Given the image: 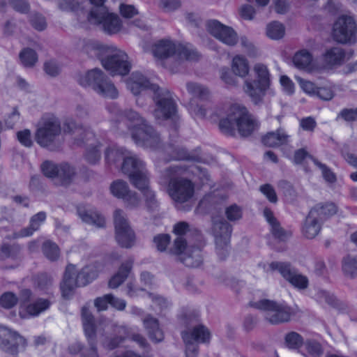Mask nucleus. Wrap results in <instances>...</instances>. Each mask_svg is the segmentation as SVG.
Returning a JSON list of instances; mask_svg holds the SVG:
<instances>
[{
    "mask_svg": "<svg viewBox=\"0 0 357 357\" xmlns=\"http://www.w3.org/2000/svg\"><path fill=\"white\" fill-rule=\"evenodd\" d=\"M127 87L135 96H139L136 103L139 107L144 106V96L149 90L154 93L153 100L155 108L153 116L156 119L164 120L173 119L176 113V105L171 93L165 89H161L155 84H151L140 73H133L126 82Z\"/></svg>",
    "mask_w": 357,
    "mask_h": 357,
    "instance_id": "nucleus-1",
    "label": "nucleus"
},
{
    "mask_svg": "<svg viewBox=\"0 0 357 357\" xmlns=\"http://www.w3.org/2000/svg\"><path fill=\"white\" fill-rule=\"evenodd\" d=\"M107 110L116 116H121L123 114L128 121L126 123L132 138L138 146L154 151L162 147L158 133L139 113L132 109L123 113L115 103L108 105Z\"/></svg>",
    "mask_w": 357,
    "mask_h": 357,
    "instance_id": "nucleus-2",
    "label": "nucleus"
},
{
    "mask_svg": "<svg viewBox=\"0 0 357 357\" xmlns=\"http://www.w3.org/2000/svg\"><path fill=\"white\" fill-rule=\"evenodd\" d=\"M219 127L227 135H234L237 129L241 135L248 136L257 128L258 122L245 106L236 103L230 107L227 116L220 121Z\"/></svg>",
    "mask_w": 357,
    "mask_h": 357,
    "instance_id": "nucleus-3",
    "label": "nucleus"
},
{
    "mask_svg": "<svg viewBox=\"0 0 357 357\" xmlns=\"http://www.w3.org/2000/svg\"><path fill=\"white\" fill-rule=\"evenodd\" d=\"M66 133L70 135V139L77 146H86V160L91 164H96L100 159V146L101 144L96 140L93 132L86 128L78 126L73 120H67L63 125Z\"/></svg>",
    "mask_w": 357,
    "mask_h": 357,
    "instance_id": "nucleus-4",
    "label": "nucleus"
},
{
    "mask_svg": "<svg viewBox=\"0 0 357 357\" xmlns=\"http://www.w3.org/2000/svg\"><path fill=\"white\" fill-rule=\"evenodd\" d=\"M152 52L155 57L160 60L174 58L178 61H195L199 56L192 45L182 44L169 38L157 41L153 46Z\"/></svg>",
    "mask_w": 357,
    "mask_h": 357,
    "instance_id": "nucleus-5",
    "label": "nucleus"
},
{
    "mask_svg": "<svg viewBox=\"0 0 357 357\" xmlns=\"http://www.w3.org/2000/svg\"><path fill=\"white\" fill-rule=\"evenodd\" d=\"M185 169L179 166L167 168L164 176L168 179V194L172 199L182 204L190 200L195 192V186L189 179L180 177Z\"/></svg>",
    "mask_w": 357,
    "mask_h": 357,
    "instance_id": "nucleus-6",
    "label": "nucleus"
},
{
    "mask_svg": "<svg viewBox=\"0 0 357 357\" xmlns=\"http://www.w3.org/2000/svg\"><path fill=\"white\" fill-rule=\"evenodd\" d=\"M190 230L189 225L180 222L174 227V232L178 236L171 252L179 257V260L188 267H198L202 263L201 250L199 248L186 247V240L183 237Z\"/></svg>",
    "mask_w": 357,
    "mask_h": 357,
    "instance_id": "nucleus-7",
    "label": "nucleus"
},
{
    "mask_svg": "<svg viewBox=\"0 0 357 357\" xmlns=\"http://www.w3.org/2000/svg\"><path fill=\"white\" fill-rule=\"evenodd\" d=\"M77 79L80 85L91 87L96 93L102 97L114 99L119 96L114 84L100 69L93 68L88 70L84 74L79 75Z\"/></svg>",
    "mask_w": 357,
    "mask_h": 357,
    "instance_id": "nucleus-8",
    "label": "nucleus"
},
{
    "mask_svg": "<svg viewBox=\"0 0 357 357\" xmlns=\"http://www.w3.org/2000/svg\"><path fill=\"white\" fill-rule=\"evenodd\" d=\"M115 153L123 158V173L128 175L134 187L141 188L150 177L144 162L130 151H116Z\"/></svg>",
    "mask_w": 357,
    "mask_h": 357,
    "instance_id": "nucleus-9",
    "label": "nucleus"
},
{
    "mask_svg": "<svg viewBox=\"0 0 357 357\" xmlns=\"http://www.w3.org/2000/svg\"><path fill=\"white\" fill-rule=\"evenodd\" d=\"M61 132V123L54 115L44 116L36 130V141L43 147L51 151L57 150L61 142L59 137Z\"/></svg>",
    "mask_w": 357,
    "mask_h": 357,
    "instance_id": "nucleus-10",
    "label": "nucleus"
},
{
    "mask_svg": "<svg viewBox=\"0 0 357 357\" xmlns=\"http://www.w3.org/2000/svg\"><path fill=\"white\" fill-rule=\"evenodd\" d=\"M96 277L97 272L92 266H85L77 273L74 265H68L61 284L62 296L70 298L75 287L85 286Z\"/></svg>",
    "mask_w": 357,
    "mask_h": 357,
    "instance_id": "nucleus-11",
    "label": "nucleus"
},
{
    "mask_svg": "<svg viewBox=\"0 0 357 357\" xmlns=\"http://www.w3.org/2000/svg\"><path fill=\"white\" fill-rule=\"evenodd\" d=\"M256 75L255 80L247 79L245 82L244 90L255 104L259 103L269 87L270 73L268 68L263 63H256L254 66Z\"/></svg>",
    "mask_w": 357,
    "mask_h": 357,
    "instance_id": "nucleus-12",
    "label": "nucleus"
},
{
    "mask_svg": "<svg viewBox=\"0 0 357 357\" xmlns=\"http://www.w3.org/2000/svg\"><path fill=\"white\" fill-rule=\"evenodd\" d=\"M250 305L264 311L266 319L273 324L289 321L292 314L291 309L287 305L268 299L251 302Z\"/></svg>",
    "mask_w": 357,
    "mask_h": 357,
    "instance_id": "nucleus-13",
    "label": "nucleus"
},
{
    "mask_svg": "<svg viewBox=\"0 0 357 357\" xmlns=\"http://www.w3.org/2000/svg\"><path fill=\"white\" fill-rule=\"evenodd\" d=\"M263 269L266 273L278 271L284 279L297 289L303 290L308 287V278L299 273L297 269L292 267L290 263L273 261L268 265L264 264Z\"/></svg>",
    "mask_w": 357,
    "mask_h": 357,
    "instance_id": "nucleus-14",
    "label": "nucleus"
},
{
    "mask_svg": "<svg viewBox=\"0 0 357 357\" xmlns=\"http://www.w3.org/2000/svg\"><path fill=\"white\" fill-rule=\"evenodd\" d=\"M101 63L112 75H125L131 69V63L128 54L113 46H109L108 52L102 59Z\"/></svg>",
    "mask_w": 357,
    "mask_h": 357,
    "instance_id": "nucleus-15",
    "label": "nucleus"
},
{
    "mask_svg": "<svg viewBox=\"0 0 357 357\" xmlns=\"http://www.w3.org/2000/svg\"><path fill=\"white\" fill-rule=\"evenodd\" d=\"M87 20L90 24L99 25L107 34L112 35L119 33L123 26L119 16L109 12L107 8H100L88 13Z\"/></svg>",
    "mask_w": 357,
    "mask_h": 357,
    "instance_id": "nucleus-16",
    "label": "nucleus"
},
{
    "mask_svg": "<svg viewBox=\"0 0 357 357\" xmlns=\"http://www.w3.org/2000/svg\"><path fill=\"white\" fill-rule=\"evenodd\" d=\"M331 35L339 43H354L357 40V26L354 18L347 15L338 17L333 24Z\"/></svg>",
    "mask_w": 357,
    "mask_h": 357,
    "instance_id": "nucleus-17",
    "label": "nucleus"
},
{
    "mask_svg": "<svg viewBox=\"0 0 357 357\" xmlns=\"http://www.w3.org/2000/svg\"><path fill=\"white\" fill-rule=\"evenodd\" d=\"M181 335L185 344L187 357H197L198 344L208 343L211 337L208 329L203 325H198L190 331H183Z\"/></svg>",
    "mask_w": 357,
    "mask_h": 357,
    "instance_id": "nucleus-18",
    "label": "nucleus"
},
{
    "mask_svg": "<svg viewBox=\"0 0 357 357\" xmlns=\"http://www.w3.org/2000/svg\"><path fill=\"white\" fill-rule=\"evenodd\" d=\"M116 239L123 248H130L134 245L135 236L130 227L127 218L121 209H116L114 213Z\"/></svg>",
    "mask_w": 357,
    "mask_h": 357,
    "instance_id": "nucleus-19",
    "label": "nucleus"
},
{
    "mask_svg": "<svg viewBox=\"0 0 357 357\" xmlns=\"http://www.w3.org/2000/svg\"><path fill=\"white\" fill-rule=\"evenodd\" d=\"M231 226L225 220H213V231L215 237L216 252L220 259L228 255Z\"/></svg>",
    "mask_w": 357,
    "mask_h": 357,
    "instance_id": "nucleus-20",
    "label": "nucleus"
},
{
    "mask_svg": "<svg viewBox=\"0 0 357 357\" xmlns=\"http://www.w3.org/2000/svg\"><path fill=\"white\" fill-rule=\"evenodd\" d=\"M82 319L84 334L90 345V348L83 352L82 357H99L96 350L94 319L86 307L82 308Z\"/></svg>",
    "mask_w": 357,
    "mask_h": 357,
    "instance_id": "nucleus-21",
    "label": "nucleus"
},
{
    "mask_svg": "<svg viewBox=\"0 0 357 357\" xmlns=\"http://www.w3.org/2000/svg\"><path fill=\"white\" fill-rule=\"evenodd\" d=\"M43 174L49 178H57L62 185L68 184L75 174V169L68 163L59 165L51 161H45L41 165Z\"/></svg>",
    "mask_w": 357,
    "mask_h": 357,
    "instance_id": "nucleus-22",
    "label": "nucleus"
},
{
    "mask_svg": "<svg viewBox=\"0 0 357 357\" xmlns=\"http://www.w3.org/2000/svg\"><path fill=\"white\" fill-rule=\"evenodd\" d=\"M208 31L222 43L234 46L237 43V33L233 29L221 24L215 20H209L206 24Z\"/></svg>",
    "mask_w": 357,
    "mask_h": 357,
    "instance_id": "nucleus-23",
    "label": "nucleus"
},
{
    "mask_svg": "<svg viewBox=\"0 0 357 357\" xmlns=\"http://www.w3.org/2000/svg\"><path fill=\"white\" fill-rule=\"evenodd\" d=\"M0 340L3 349L11 354H16L18 347L24 346L26 342L17 332L1 325Z\"/></svg>",
    "mask_w": 357,
    "mask_h": 357,
    "instance_id": "nucleus-24",
    "label": "nucleus"
},
{
    "mask_svg": "<svg viewBox=\"0 0 357 357\" xmlns=\"http://www.w3.org/2000/svg\"><path fill=\"white\" fill-rule=\"evenodd\" d=\"M126 294L130 297H137L146 295L153 302L152 308L157 311L158 308L160 311L168 306V302L162 297L149 292H145L142 288H137L132 282H128L126 285Z\"/></svg>",
    "mask_w": 357,
    "mask_h": 357,
    "instance_id": "nucleus-25",
    "label": "nucleus"
},
{
    "mask_svg": "<svg viewBox=\"0 0 357 357\" xmlns=\"http://www.w3.org/2000/svg\"><path fill=\"white\" fill-rule=\"evenodd\" d=\"M321 224L317 211L310 210L302 227L303 235L309 239L315 238L321 231Z\"/></svg>",
    "mask_w": 357,
    "mask_h": 357,
    "instance_id": "nucleus-26",
    "label": "nucleus"
},
{
    "mask_svg": "<svg viewBox=\"0 0 357 357\" xmlns=\"http://www.w3.org/2000/svg\"><path fill=\"white\" fill-rule=\"evenodd\" d=\"M109 46L105 45L93 39H84L82 41V48L84 53L91 58H97L102 62Z\"/></svg>",
    "mask_w": 357,
    "mask_h": 357,
    "instance_id": "nucleus-27",
    "label": "nucleus"
},
{
    "mask_svg": "<svg viewBox=\"0 0 357 357\" xmlns=\"http://www.w3.org/2000/svg\"><path fill=\"white\" fill-rule=\"evenodd\" d=\"M50 306L47 299L38 298L26 306H20V314L22 318L38 316Z\"/></svg>",
    "mask_w": 357,
    "mask_h": 357,
    "instance_id": "nucleus-28",
    "label": "nucleus"
},
{
    "mask_svg": "<svg viewBox=\"0 0 357 357\" xmlns=\"http://www.w3.org/2000/svg\"><path fill=\"white\" fill-rule=\"evenodd\" d=\"M87 0H60L59 7L63 10L78 11L82 9V5ZM92 8L88 13H91L93 11L100 8H107L105 6V0H89Z\"/></svg>",
    "mask_w": 357,
    "mask_h": 357,
    "instance_id": "nucleus-29",
    "label": "nucleus"
},
{
    "mask_svg": "<svg viewBox=\"0 0 357 357\" xmlns=\"http://www.w3.org/2000/svg\"><path fill=\"white\" fill-rule=\"evenodd\" d=\"M164 151L169 155L168 158L169 160H185L198 161L200 160L199 156L195 155L188 153V151H186L184 148L172 142L165 147Z\"/></svg>",
    "mask_w": 357,
    "mask_h": 357,
    "instance_id": "nucleus-30",
    "label": "nucleus"
},
{
    "mask_svg": "<svg viewBox=\"0 0 357 357\" xmlns=\"http://www.w3.org/2000/svg\"><path fill=\"white\" fill-rule=\"evenodd\" d=\"M133 263L134 259L130 257L121 264L117 273L109 281L110 288L116 289L126 280L132 268Z\"/></svg>",
    "mask_w": 357,
    "mask_h": 357,
    "instance_id": "nucleus-31",
    "label": "nucleus"
},
{
    "mask_svg": "<svg viewBox=\"0 0 357 357\" xmlns=\"http://www.w3.org/2000/svg\"><path fill=\"white\" fill-rule=\"evenodd\" d=\"M264 215L269 223L271 232L275 238L280 241H285L291 236V232L284 230L280 227L273 212L269 208H266L264 210Z\"/></svg>",
    "mask_w": 357,
    "mask_h": 357,
    "instance_id": "nucleus-32",
    "label": "nucleus"
},
{
    "mask_svg": "<svg viewBox=\"0 0 357 357\" xmlns=\"http://www.w3.org/2000/svg\"><path fill=\"white\" fill-rule=\"evenodd\" d=\"M143 323L152 341L159 342L163 340L164 334L160 328L158 321L156 319L149 315L143 319Z\"/></svg>",
    "mask_w": 357,
    "mask_h": 357,
    "instance_id": "nucleus-33",
    "label": "nucleus"
},
{
    "mask_svg": "<svg viewBox=\"0 0 357 357\" xmlns=\"http://www.w3.org/2000/svg\"><path fill=\"white\" fill-rule=\"evenodd\" d=\"M290 136L283 129L266 134L262 139L263 143L268 146L274 147L284 144L289 142Z\"/></svg>",
    "mask_w": 357,
    "mask_h": 357,
    "instance_id": "nucleus-34",
    "label": "nucleus"
},
{
    "mask_svg": "<svg viewBox=\"0 0 357 357\" xmlns=\"http://www.w3.org/2000/svg\"><path fill=\"white\" fill-rule=\"evenodd\" d=\"M346 53L340 47L328 49L323 56L324 62L330 66L341 65L345 59Z\"/></svg>",
    "mask_w": 357,
    "mask_h": 357,
    "instance_id": "nucleus-35",
    "label": "nucleus"
},
{
    "mask_svg": "<svg viewBox=\"0 0 357 357\" xmlns=\"http://www.w3.org/2000/svg\"><path fill=\"white\" fill-rule=\"evenodd\" d=\"M143 195L145 199V204L147 210L150 212H155L158 210L159 203L155 197V193L149 187V178L144 185L140 188H136Z\"/></svg>",
    "mask_w": 357,
    "mask_h": 357,
    "instance_id": "nucleus-36",
    "label": "nucleus"
},
{
    "mask_svg": "<svg viewBox=\"0 0 357 357\" xmlns=\"http://www.w3.org/2000/svg\"><path fill=\"white\" fill-rule=\"evenodd\" d=\"M293 63L298 68L310 70L312 69V55L307 50H299L294 54Z\"/></svg>",
    "mask_w": 357,
    "mask_h": 357,
    "instance_id": "nucleus-37",
    "label": "nucleus"
},
{
    "mask_svg": "<svg viewBox=\"0 0 357 357\" xmlns=\"http://www.w3.org/2000/svg\"><path fill=\"white\" fill-rule=\"evenodd\" d=\"M46 219V213L40 211L34 215L30 220V225L28 227L22 229L19 234L20 237H26L31 236L34 231H37L40 225Z\"/></svg>",
    "mask_w": 357,
    "mask_h": 357,
    "instance_id": "nucleus-38",
    "label": "nucleus"
},
{
    "mask_svg": "<svg viewBox=\"0 0 357 357\" xmlns=\"http://www.w3.org/2000/svg\"><path fill=\"white\" fill-rule=\"evenodd\" d=\"M79 215L83 222L93 225L97 227H103L105 224V220L103 216L98 213L96 211H78Z\"/></svg>",
    "mask_w": 357,
    "mask_h": 357,
    "instance_id": "nucleus-39",
    "label": "nucleus"
},
{
    "mask_svg": "<svg viewBox=\"0 0 357 357\" xmlns=\"http://www.w3.org/2000/svg\"><path fill=\"white\" fill-rule=\"evenodd\" d=\"M301 353L305 357H321L324 349L319 342L307 339L305 340Z\"/></svg>",
    "mask_w": 357,
    "mask_h": 357,
    "instance_id": "nucleus-40",
    "label": "nucleus"
},
{
    "mask_svg": "<svg viewBox=\"0 0 357 357\" xmlns=\"http://www.w3.org/2000/svg\"><path fill=\"white\" fill-rule=\"evenodd\" d=\"M231 68L233 73L241 77H245L248 74L250 70L248 60L241 55L234 57Z\"/></svg>",
    "mask_w": 357,
    "mask_h": 357,
    "instance_id": "nucleus-41",
    "label": "nucleus"
},
{
    "mask_svg": "<svg viewBox=\"0 0 357 357\" xmlns=\"http://www.w3.org/2000/svg\"><path fill=\"white\" fill-rule=\"evenodd\" d=\"M188 92L195 98L202 100H207L209 98L210 92L208 89L200 84L196 82H188L186 84Z\"/></svg>",
    "mask_w": 357,
    "mask_h": 357,
    "instance_id": "nucleus-42",
    "label": "nucleus"
},
{
    "mask_svg": "<svg viewBox=\"0 0 357 357\" xmlns=\"http://www.w3.org/2000/svg\"><path fill=\"white\" fill-rule=\"evenodd\" d=\"M303 337L298 333L291 331L285 335L284 344L286 347L291 350H297L301 352V349L303 347Z\"/></svg>",
    "mask_w": 357,
    "mask_h": 357,
    "instance_id": "nucleus-43",
    "label": "nucleus"
},
{
    "mask_svg": "<svg viewBox=\"0 0 357 357\" xmlns=\"http://www.w3.org/2000/svg\"><path fill=\"white\" fill-rule=\"evenodd\" d=\"M311 210L317 211L319 220L323 222L329 217L335 215L337 211V206L333 203H327L324 205H317Z\"/></svg>",
    "mask_w": 357,
    "mask_h": 357,
    "instance_id": "nucleus-44",
    "label": "nucleus"
},
{
    "mask_svg": "<svg viewBox=\"0 0 357 357\" xmlns=\"http://www.w3.org/2000/svg\"><path fill=\"white\" fill-rule=\"evenodd\" d=\"M110 192L116 197L123 199L130 191L128 183L122 180L118 179L113 181L110 185Z\"/></svg>",
    "mask_w": 357,
    "mask_h": 357,
    "instance_id": "nucleus-45",
    "label": "nucleus"
},
{
    "mask_svg": "<svg viewBox=\"0 0 357 357\" xmlns=\"http://www.w3.org/2000/svg\"><path fill=\"white\" fill-rule=\"evenodd\" d=\"M342 270L344 273L351 278L357 275V259L348 255L343 259Z\"/></svg>",
    "mask_w": 357,
    "mask_h": 357,
    "instance_id": "nucleus-46",
    "label": "nucleus"
},
{
    "mask_svg": "<svg viewBox=\"0 0 357 357\" xmlns=\"http://www.w3.org/2000/svg\"><path fill=\"white\" fill-rule=\"evenodd\" d=\"M20 59L25 67H32L38 61V55L34 50L24 48L20 54Z\"/></svg>",
    "mask_w": 357,
    "mask_h": 357,
    "instance_id": "nucleus-47",
    "label": "nucleus"
},
{
    "mask_svg": "<svg viewBox=\"0 0 357 357\" xmlns=\"http://www.w3.org/2000/svg\"><path fill=\"white\" fill-rule=\"evenodd\" d=\"M266 34L271 39L278 40L283 37L284 27L281 23L273 22L267 26Z\"/></svg>",
    "mask_w": 357,
    "mask_h": 357,
    "instance_id": "nucleus-48",
    "label": "nucleus"
},
{
    "mask_svg": "<svg viewBox=\"0 0 357 357\" xmlns=\"http://www.w3.org/2000/svg\"><path fill=\"white\" fill-rule=\"evenodd\" d=\"M116 151H128L127 149L123 147H118L116 145L107 147L105 150V161L108 165H116V162L121 160H123V158H119L118 155L115 153Z\"/></svg>",
    "mask_w": 357,
    "mask_h": 357,
    "instance_id": "nucleus-49",
    "label": "nucleus"
},
{
    "mask_svg": "<svg viewBox=\"0 0 357 357\" xmlns=\"http://www.w3.org/2000/svg\"><path fill=\"white\" fill-rule=\"evenodd\" d=\"M43 252L45 257L52 261L56 260L59 255V249L58 246L55 243L49 241H45L43 243Z\"/></svg>",
    "mask_w": 357,
    "mask_h": 357,
    "instance_id": "nucleus-50",
    "label": "nucleus"
},
{
    "mask_svg": "<svg viewBox=\"0 0 357 357\" xmlns=\"http://www.w3.org/2000/svg\"><path fill=\"white\" fill-rule=\"evenodd\" d=\"M18 301V298L13 292H5L0 297V305L1 307L10 309L14 307Z\"/></svg>",
    "mask_w": 357,
    "mask_h": 357,
    "instance_id": "nucleus-51",
    "label": "nucleus"
},
{
    "mask_svg": "<svg viewBox=\"0 0 357 357\" xmlns=\"http://www.w3.org/2000/svg\"><path fill=\"white\" fill-rule=\"evenodd\" d=\"M314 162V165L317 166L322 172V175L324 178V179L329 182V183H333L335 181L336 178L335 174L329 169L324 164L320 162L317 159L310 157Z\"/></svg>",
    "mask_w": 357,
    "mask_h": 357,
    "instance_id": "nucleus-52",
    "label": "nucleus"
},
{
    "mask_svg": "<svg viewBox=\"0 0 357 357\" xmlns=\"http://www.w3.org/2000/svg\"><path fill=\"white\" fill-rule=\"evenodd\" d=\"M296 79L301 88L305 93L310 96H315L317 87L313 82L305 80L301 77H296Z\"/></svg>",
    "mask_w": 357,
    "mask_h": 357,
    "instance_id": "nucleus-53",
    "label": "nucleus"
},
{
    "mask_svg": "<svg viewBox=\"0 0 357 357\" xmlns=\"http://www.w3.org/2000/svg\"><path fill=\"white\" fill-rule=\"evenodd\" d=\"M225 213L229 220L235 221L241 218L242 209L236 204H233L227 208Z\"/></svg>",
    "mask_w": 357,
    "mask_h": 357,
    "instance_id": "nucleus-54",
    "label": "nucleus"
},
{
    "mask_svg": "<svg viewBox=\"0 0 357 357\" xmlns=\"http://www.w3.org/2000/svg\"><path fill=\"white\" fill-rule=\"evenodd\" d=\"M335 95L334 90L331 86L317 87L315 96L324 100H331Z\"/></svg>",
    "mask_w": 357,
    "mask_h": 357,
    "instance_id": "nucleus-55",
    "label": "nucleus"
},
{
    "mask_svg": "<svg viewBox=\"0 0 357 357\" xmlns=\"http://www.w3.org/2000/svg\"><path fill=\"white\" fill-rule=\"evenodd\" d=\"M241 45L243 47L244 51L250 56H255L257 54V51L252 43L246 37L241 36L240 38Z\"/></svg>",
    "mask_w": 357,
    "mask_h": 357,
    "instance_id": "nucleus-56",
    "label": "nucleus"
},
{
    "mask_svg": "<svg viewBox=\"0 0 357 357\" xmlns=\"http://www.w3.org/2000/svg\"><path fill=\"white\" fill-rule=\"evenodd\" d=\"M128 207L136 208L139 206L141 200L137 192L130 191L123 199Z\"/></svg>",
    "mask_w": 357,
    "mask_h": 357,
    "instance_id": "nucleus-57",
    "label": "nucleus"
},
{
    "mask_svg": "<svg viewBox=\"0 0 357 357\" xmlns=\"http://www.w3.org/2000/svg\"><path fill=\"white\" fill-rule=\"evenodd\" d=\"M121 15L126 18H131L138 14L137 9L132 5L121 3L119 6Z\"/></svg>",
    "mask_w": 357,
    "mask_h": 357,
    "instance_id": "nucleus-58",
    "label": "nucleus"
},
{
    "mask_svg": "<svg viewBox=\"0 0 357 357\" xmlns=\"http://www.w3.org/2000/svg\"><path fill=\"white\" fill-rule=\"evenodd\" d=\"M17 137L20 144L24 146L29 147L33 144L31 134L29 130L25 129L24 130L19 131L17 133Z\"/></svg>",
    "mask_w": 357,
    "mask_h": 357,
    "instance_id": "nucleus-59",
    "label": "nucleus"
},
{
    "mask_svg": "<svg viewBox=\"0 0 357 357\" xmlns=\"http://www.w3.org/2000/svg\"><path fill=\"white\" fill-rule=\"evenodd\" d=\"M337 118H342L346 121H354L357 119V107L343 109L337 115Z\"/></svg>",
    "mask_w": 357,
    "mask_h": 357,
    "instance_id": "nucleus-60",
    "label": "nucleus"
},
{
    "mask_svg": "<svg viewBox=\"0 0 357 357\" xmlns=\"http://www.w3.org/2000/svg\"><path fill=\"white\" fill-rule=\"evenodd\" d=\"M169 241L170 236L168 234H159L153 239L157 249L160 251L165 250Z\"/></svg>",
    "mask_w": 357,
    "mask_h": 357,
    "instance_id": "nucleus-61",
    "label": "nucleus"
},
{
    "mask_svg": "<svg viewBox=\"0 0 357 357\" xmlns=\"http://www.w3.org/2000/svg\"><path fill=\"white\" fill-rule=\"evenodd\" d=\"M299 125L303 130L312 132L317 126V122L313 117L307 116L301 119Z\"/></svg>",
    "mask_w": 357,
    "mask_h": 357,
    "instance_id": "nucleus-62",
    "label": "nucleus"
},
{
    "mask_svg": "<svg viewBox=\"0 0 357 357\" xmlns=\"http://www.w3.org/2000/svg\"><path fill=\"white\" fill-rule=\"evenodd\" d=\"M260 190L271 202H277L278 197L275 191L271 185L265 184L264 185H261L260 187Z\"/></svg>",
    "mask_w": 357,
    "mask_h": 357,
    "instance_id": "nucleus-63",
    "label": "nucleus"
},
{
    "mask_svg": "<svg viewBox=\"0 0 357 357\" xmlns=\"http://www.w3.org/2000/svg\"><path fill=\"white\" fill-rule=\"evenodd\" d=\"M31 23L33 27L38 31L44 30L47 26L44 17L39 14L32 15Z\"/></svg>",
    "mask_w": 357,
    "mask_h": 357,
    "instance_id": "nucleus-64",
    "label": "nucleus"
}]
</instances>
